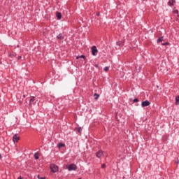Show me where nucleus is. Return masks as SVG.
Wrapping results in <instances>:
<instances>
[{
    "mask_svg": "<svg viewBox=\"0 0 179 179\" xmlns=\"http://www.w3.org/2000/svg\"><path fill=\"white\" fill-rule=\"evenodd\" d=\"M68 170L69 171H76V170H78V166H76L75 164H71L69 165Z\"/></svg>",
    "mask_w": 179,
    "mask_h": 179,
    "instance_id": "f257e3e1",
    "label": "nucleus"
},
{
    "mask_svg": "<svg viewBox=\"0 0 179 179\" xmlns=\"http://www.w3.org/2000/svg\"><path fill=\"white\" fill-rule=\"evenodd\" d=\"M91 50H92V55H94V56L97 55V52H99V50H97V48L96 46H92L91 48Z\"/></svg>",
    "mask_w": 179,
    "mask_h": 179,
    "instance_id": "f03ea898",
    "label": "nucleus"
},
{
    "mask_svg": "<svg viewBox=\"0 0 179 179\" xmlns=\"http://www.w3.org/2000/svg\"><path fill=\"white\" fill-rule=\"evenodd\" d=\"M50 169H51L52 173H57V171H58V166H56L55 164H51Z\"/></svg>",
    "mask_w": 179,
    "mask_h": 179,
    "instance_id": "7ed1b4c3",
    "label": "nucleus"
},
{
    "mask_svg": "<svg viewBox=\"0 0 179 179\" xmlns=\"http://www.w3.org/2000/svg\"><path fill=\"white\" fill-rule=\"evenodd\" d=\"M141 106H142V107H148V106H150V102L148 100L143 101L141 103Z\"/></svg>",
    "mask_w": 179,
    "mask_h": 179,
    "instance_id": "20e7f679",
    "label": "nucleus"
},
{
    "mask_svg": "<svg viewBox=\"0 0 179 179\" xmlns=\"http://www.w3.org/2000/svg\"><path fill=\"white\" fill-rule=\"evenodd\" d=\"M96 157L100 159L101 157V156H103V151L99 150V151L96 152Z\"/></svg>",
    "mask_w": 179,
    "mask_h": 179,
    "instance_id": "39448f33",
    "label": "nucleus"
},
{
    "mask_svg": "<svg viewBox=\"0 0 179 179\" xmlns=\"http://www.w3.org/2000/svg\"><path fill=\"white\" fill-rule=\"evenodd\" d=\"M20 138L19 136H17V134H15L13 136V142H17L19 141Z\"/></svg>",
    "mask_w": 179,
    "mask_h": 179,
    "instance_id": "423d86ee",
    "label": "nucleus"
},
{
    "mask_svg": "<svg viewBox=\"0 0 179 179\" xmlns=\"http://www.w3.org/2000/svg\"><path fill=\"white\" fill-rule=\"evenodd\" d=\"M56 16L58 19V20H61V18L62 17V14H61V13L57 12L56 13Z\"/></svg>",
    "mask_w": 179,
    "mask_h": 179,
    "instance_id": "0eeeda50",
    "label": "nucleus"
},
{
    "mask_svg": "<svg viewBox=\"0 0 179 179\" xmlns=\"http://www.w3.org/2000/svg\"><path fill=\"white\" fill-rule=\"evenodd\" d=\"M174 3H176V0H171L168 2V5L169 6H173V5H174Z\"/></svg>",
    "mask_w": 179,
    "mask_h": 179,
    "instance_id": "6e6552de",
    "label": "nucleus"
},
{
    "mask_svg": "<svg viewBox=\"0 0 179 179\" xmlns=\"http://www.w3.org/2000/svg\"><path fill=\"white\" fill-rule=\"evenodd\" d=\"M36 101V99L34 96H31L29 101V104L30 106H31L33 104V103H34V101Z\"/></svg>",
    "mask_w": 179,
    "mask_h": 179,
    "instance_id": "1a4fd4ad",
    "label": "nucleus"
},
{
    "mask_svg": "<svg viewBox=\"0 0 179 179\" xmlns=\"http://www.w3.org/2000/svg\"><path fill=\"white\" fill-rule=\"evenodd\" d=\"M64 147H65V144H64V143H59L57 144V148H58L59 149H61V148H64Z\"/></svg>",
    "mask_w": 179,
    "mask_h": 179,
    "instance_id": "9d476101",
    "label": "nucleus"
},
{
    "mask_svg": "<svg viewBox=\"0 0 179 179\" xmlns=\"http://www.w3.org/2000/svg\"><path fill=\"white\" fill-rule=\"evenodd\" d=\"M57 38H58V40H64V36L62 35V34H59L57 36Z\"/></svg>",
    "mask_w": 179,
    "mask_h": 179,
    "instance_id": "9b49d317",
    "label": "nucleus"
},
{
    "mask_svg": "<svg viewBox=\"0 0 179 179\" xmlns=\"http://www.w3.org/2000/svg\"><path fill=\"white\" fill-rule=\"evenodd\" d=\"M94 100H98L99 97H100V95L97 93L94 94Z\"/></svg>",
    "mask_w": 179,
    "mask_h": 179,
    "instance_id": "f8f14e48",
    "label": "nucleus"
},
{
    "mask_svg": "<svg viewBox=\"0 0 179 179\" xmlns=\"http://www.w3.org/2000/svg\"><path fill=\"white\" fill-rule=\"evenodd\" d=\"M176 105L179 106V96L176 97Z\"/></svg>",
    "mask_w": 179,
    "mask_h": 179,
    "instance_id": "ddd939ff",
    "label": "nucleus"
},
{
    "mask_svg": "<svg viewBox=\"0 0 179 179\" xmlns=\"http://www.w3.org/2000/svg\"><path fill=\"white\" fill-rule=\"evenodd\" d=\"M164 41L163 37H161V38H159L157 41V43H162V41Z\"/></svg>",
    "mask_w": 179,
    "mask_h": 179,
    "instance_id": "4468645a",
    "label": "nucleus"
},
{
    "mask_svg": "<svg viewBox=\"0 0 179 179\" xmlns=\"http://www.w3.org/2000/svg\"><path fill=\"white\" fill-rule=\"evenodd\" d=\"M34 157H35L36 160H38V152H36L34 154Z\"/></svg>",
    "mask_w": 179,
    "mask_h": 179,
    "instance_id": "2eb2a0df",
    "label": "nucleus"
},
{
    "mask_svg": "<svg viewBox=\"0 0 179 179\" xmlns=\"http://www.w3.org/2000/svg\"><path fill=\"white\" fill-rule=\"evenodd\" d=\"M77 131L79 134H82V127H78Z\"/></svg>",
    "mask_w": 179,
    "mask_h": 179,
    "instance_id": "dca6fc26",
    "label": "nucleus"
},
{
    "mask_svg": "<svg viewBox=\"0 0 179 179\" xmlns=\"http://www.w3.org/2000/svg\"><path fill=\"white\" fill-rule=\"evenodd\" d=\"M37 177L38 179H45V177H40V175H38Z\"/></svg>",
    "mask_w": 179,
    "mask_h": 179,
    "instance_id": "f3484780",
    "label": "nucleus"
},
{
    "mask_svg": "<svg viewBox=\"0 0 179 179\" xmlns=\"http://www.w3.org/2000/svg\"><path fill=\"white\" fill-rule=\"evenodd\" d=\"M134 103H138V101H139V99H134Z\"/></svg>",
    "mask_w": 179,
    "mask_h": 179,
    "instance_id": "a211bd4d",
    "label": "nucleus"
},
{
    "mask_svg": "<svg viewBox=\"0 0 179 179\" xmlns=\"http://www.w3.org/2000/svg\"><path fill=\"white\" fill-rule=\"evenodd\" d=\"M103 70H104L105 71H108V67H107V66L104 67Z\"/></svg>",
    "mask_w": 179,
    "mask_h": 179,
    "instance_id": "6ab92c4d",
    "label": "nucleus"
},
{
    "mask_svg": "<svg viewBox=\"0 0 179 179\" xmlns=\"http://www.w3.org/2000/svg\"><path fill=\"white\" fill-rule=\"evenodd\" d=\"M162 45H169V43L166 42V43H162Z\"/></svg>",
    "mask_w": 179,
    "mask_h": 179,
    "instance_id": "aec40b11",
    "label": "nucleus"
},
{
    "mask_svg": "<svg viewBox=\"0 0 179 179\" xmlns=\"http://www.w3.org/2000/svg\"><path fill=\"white\" fill-rule=\"evenodd\" d=\"M80 58H83L84 59H85L86 57L85 55H81Z\"/></svg>",
    "mask_w": 179,
    "mask_h": 179,
    "instance_id": "412c9836",
    "label": "nucleus"
},
{
    "mask_svg": "<svg viewBox=\"0 0 179 179\" xmlns=\"http://www.w3.org/2000/svg\"><path fill=\"white\" fill-rule=\"evenodd\" d=\"M105 167H106V164H103L101 165L102 169H104Z\"/></svg>",
    "mask_w": 179,
    "mask_h": 179,
    "instance_id": "4be33fe9",
    "label": "nucleus"
},
{
    "mask_svg": "<svg viewBox=\"0 0 179 179\" xmlns=\"http://www.w3.org/2000/svg\"><path fill=\"white\" fill-rule=\"evenodd\" d=\"M117 45H121V41L117 42Z\"/></svg>",
    "mask_w": 179,
    "mask_h": 179,
    "instance_id": "5701e85b",
    "label": "nucleus"
},
{
    "mask_svg": "<svg viewBox=\"0 0 179 179\" xmlns=\"http://www.w3.org/2000/svg\"><path fill=\"white\" fill-rule=\"evenodd\" d=\"M17 59H22V56H18Z\"/></svg>",
    "mask_w": 179,
    "mask_h": 179,
    "instance_id": "b1692460",
    "label": "nucleus"
},
{
    "mask_svg": "<svg viewBox=\"0 0 179 179\" xmlns=\"http://www.w3.org/2000/svg\"><path fill=\"white\" fill-rule=\"evenodd\" d=\"M174 13L178 14V11L177 10H176L174 11Z\"/></svg>",
    "mask_w": 179,
    "mask_h": 179,
    "instance_id": "393cba45",
    "label": "nucleus"
},
{
    "mask_svg": "<svg viewBox=\"0 0 179 179\" xmlns=\"http://www.w3.org/2000/svg\"><path fill=\"white\" fill-rule=\"evenodd\" d=\"M96 16H100V13H97Z\"/></svg>",
    "mask_w": 179,
    "mask_h": 179,
    "instance_id": "a878e982",
    "label": "nucleus"
},
{
    "mask_svg": "<svg viewBox=\"0 0 179 179\" xmlns=\"http://www.w3.org/2000/svg\"><path fill=\"white\" fill-rule=\"evenodd\" d=\"M13 57H16V53H13Z\"/></svg>",
    "mask_w": 179,
    "mask_h": 179,
    "instance_id": "bb28decb",
    "label": "nucleus"
},
{
    "mask_svg": "<svg viewBox=\"0 0 179 179\" xmlns=\"http://www.w3.org/2000/svg\"><path fill=\"white\" fill-rule=\"evenodd\" d=\"M23 97H26V96L24 95Z\"/></svg>",
    "mask_w": 179,
    "mask_h": 179,
    "instance_id": "cd10ccee",
    "label": "nucleus"
},
{
    "mask_svg": "<svg viewBox=\"0 0 179 179\" xmlns=\"http://www.w3.org/2000/svg\"><path fill=\"white\" fill-rule=\"evenodd\" d=\"M0 157H1V154H0Z\"/></svg>",
    "mask_w": 179,
    "mask_h": 179,
    "instance_id": "c85d7f7f",
    "label": "nucleus"
}]
</instances>
